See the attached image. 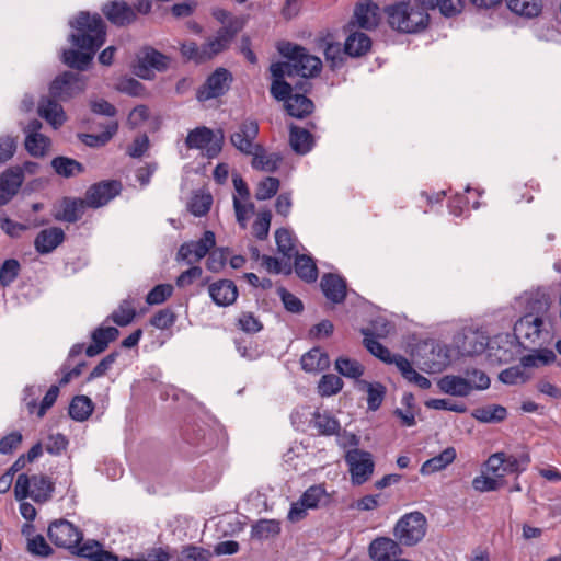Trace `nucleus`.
Here are the masks:
<instances>
[{"label": "nucleus", "mask_w": 561, "mask_h": 561, "mask_svg": "<svg viewBox=\"0 0 561 561\" xmlns=\"http://www.w3.org/2000/svg\"><path fill=\"white\" fill-rule=\"evenodd\" d=\"M70 25L75 31L69 39L79 50L65 49L62 61L70 68L85 70L95 51L105 42V24L99 14L81 12L73 22H70Z\"/></svg>", "instance_id": "nucleus-1"}, {"label": "nucleus", "mask_w": 561, "mask_h": 561, "mask_svg": "<svg viewBox=\"0 0 561 561\" xmlns=\"http://www.w3.org/2000/svg\"><path fill=\"white\" fill-rule=\"evenodd\" d=\"M278 51L287 61L272 64L270 67L272 76L311 78L321 71V59L310 55L306 48L299 45L289 42L282 43L278 46Z\"/></svg>", "instance_id": "nucleus-2"}, {"label": "nucleus", "mask_w": 561, "mask_h": 561, "mask_svg": "<svg viewBox=\"0 0 561 561\" xmlns=\"http://www.w3.org/2000/svg\"><path fill=\"white\" fill-rule=\"evenodd\" d=\"M389 25L402 33H417L426 28L430 20L427 12L410 2H399L386 8Z\"/></svg>", "instance_id": "nucleus-3"}, {"label": "nucleus", "mask_w": 561, "mask_h": 561, "mask_svg": "<svg viewBox=\"0 0 561 561\" xmlns=\"http://www.w3.org/2000/svg\"><path fill=\"white\" fill-rule=\"evenodd\" d=\"M514 334L524 347L549 343L551 335V318H540L526 313L514 325Z\"/></svg>", "instance_id": "nucleus-4"}, {"label": "nucleus", "mask_w": 561, "mask_h": 561, "mask_svg": "<svg viewBox=\"0 0 561 561\" xmlns=\"http://www.w3.org/2000/svg\"><path fill=\"white\" fill-rule=\"evenodd\" d=\"M556 355L551 350L541 348L524 356L519 365L502 370L499 379L505 385L524 383L529 379L525 369L528 367H540L554 362Z\"/></svg>", "instance_id": "nucleus-5"}, {"label": "nucleus", "mask_w": 561, "mask_h": 561, "mask_svg": "<svg viewBox=\"0 0 561 561\" xmlns=\"http://www.w3.org/2000/svg\"><path fill=\"white\" fill-rule=\"evenodd\" d=\"M53 491V482L43 474L28 477L21 473L14 485V496L18 501L31 497L37 503H43L50 499Z\"/></svg>", "instance_id": "nucleus-6"}, {"label": "nucleus", "mask_w": 561, "mask_h": 561, "mask_svg": "<svg viewBox=\"0 0 561 561\" xmlns=\"http://www.w3.org/2000/svg\"><path fill=\"white\" fill-rule=\"evenodd\" d=\"M427 528L425 516L420 512L403 515L393 528V536L403 546H414L420 542Z\"/></svg>", "instance_id": "nucleus-7"}, {"label": "nucleus", "mask_w": 561, "mask_h": 561, "mask_svg": "<svg viewBox=\"0 0 561 561\" xmlns=\"http://www.w3.org/2000/svg\"><path fill=\"white\" fill-rule=\"evenodd\" d=\"M345 462L348 466L351 481L355 485H362L367 482L375 469V461L369 451L353 448L346 451Z\"/></svg>", "instance_id": "nucleus-8"}, {"label": "nucleus", "mask_w": 561, "mask_h": 561, "mask_svg": "<svg viewBox=\"0 0 561 561\" xmlns=\"http://www.w3.org/2000/svg\"><path fill=\"white\" fill-rule=\"evenodd\" d=\"M85 79L79 73L66 71L50 84V95L59 101H68L85 90Z\"/></svg>", "instance_id": "nucleus-9"}, {"label": "nucleus", "mask_w": 561, "mask_h": 561, "mask_svg": "<svg viewBox=\"0 0 561 561\" xmlns=\"http://www.w3.org/2000/svg\"><path fill=\"white\" fill-rule=\"evenodd\" d=\"M216 245V238L213 231H205L197 241H188L181 244L176 253V261H183L193 265L204 259Z\"/></svg>", "instance_id": "nucleus-10"}, {"label": "nucleus", "mask_w": 561, "mask_h": 561, "mask_svg": "<svg viewBox=\"0 0 561 561\" xmlns=\"http://www.w3.org/2000/svg\"><path fill=\"white\" fill-rule=\"evenodd\" d=\"M259 123L255 119H244L230 135L231 145L244 154L255 152L261 146L255 140L259 135Z\"/></svg>", "instance_id": "nucleus-11"}, {"label": "nucleus", "mask_w": 561, "mask_h": 561, "mask_svg": "<svg viewBox=\"0 0 561 561\" xmlns=\"http://www.w3.org/2000/svg\"><path fill=\"white\" fill-rule=\"evenodd\" d=\"M48 537L58 547L75 549L82 540V533L68 520L59 519L49 525Z\"/></svg>", "instance_id": "nucleus-12"}, {"label": "nucleus", "mask_w": 561, "mask_h": 561, "mask_svg": "<svg viewBox=\"0 0 561 561\" xmlns=\"http://www.w3.org/2000/svg\"><path fill=\"white\" fill-rule=\"evenodd\" d=\"M241 28L242 23L240 20L230 21L227 25L220 27L214 37L203 44L206 60L208 61L221 51L226 50Z\"/></svg>", "instance_id": "nucleus-13"}, {"label": "nucleus", "mask_w": 561, "mask_h": 561, "mask_svg": "<svg viewBox=\"0 0 561 561\" xmlns=\"http://www.w3.org/2000/svg\"><path fill=\"white\" fill-rule=\"evenodd\" d=\"M221 141L222 134L215 139L213 130L203 126L191 130L185 142L188 148L205 150L207 157L214 158L221 151Z\"/></svg>", "instance_id": "nucleus-14"}, {"label": "nucleus", "mask_w": 561, "mask_h": 561, "mask_svg": "<svg viewBox=\"0 0 561 561\" xmlns=\"http://www.w3.org/2000/svg\"><path fill=\"white\" fill-rule=\"evenodd\" d=\"M232 81L231 73L225 68H217L197 91L199 101H207L224 95Z\"/></svg>", "instance_id": "nucleus-15"}, {"label": "nucleus", "mask_w": 561, "mask_h": 561, "mask_svg": "<svg viewBox=\"0 0 561 561\" xmlns=\"http://www.w3.org/2000/svg\"><path fill=\"white\" fill-rule=\"evenodd\" d=\"M169 58L153 48H145L135 66V73L141 79L149 80L153 71H163L168 68Z\"/></svg>", "instance_id": "nucleus-16"}, {"label": "nucleus", "mask_w": 561, "mask_h": 561, "mask_svg": "<svg viewBox=\"0 0 561 561\" xmlns=\"http://www.w3.org/2000/svg\"><path fill=\"white\" fill-rule=\"evenodd\" d=\"M121 191L118 181H103L92 185L85 193V202L89 207L99 208L106 205Z\"/></svg>", "instance_id": "nucleus-17"}, {"label": "nucleus", "mask_w": 561, "mask_h": 561, "mask_svg": "<svg viewBox=\"0 0 561 561\" xmlns=\"http://www.w3.org/2000/svg\"><path fill=\"white\" fill-rule=\"evenodd\" d=\"M519 300L526 304V313L540 318H551L549 313L551 299L545 289L538 288L525 293Z\"/></svg>", "instance_id": "nucleus-18"}, {"label": "nucleus", "mask_w": 561, "mask_h": 561, "mask_svg": "<svg viewBox=\"0 0 561 561\" xmlns=\"http://www.w3.org/2000/svg\"><path fill=\"white\" fill-rule=\"evenodd\" d=\"M370 558L374 561H391L402 553L399 541L388 538L378 537L374 539L368 548Z\"/></svg>", "instance_id": "nucleus-19"}, {"label": "nucleus", "mask_w": 561, "mask_h": 561, "mask_svg": "<svg viewBox=\"0 0 561 561\" xmlns=\"http://www.w3.org/2000/svg\"><path fill=\"white\" fill-rule=\"evenodd\" d=\"M23 175L18 168H9L0 175V206L5 205L19 191Z\"/></svg>", "instance_id": "nucleus-20"}, {"label": "nucleus", "mask_w": 561, "mask_h": 561, "mask_svg": "<svg viewBox=\"0 0 561 561\" xmlns=\"http://www.w3.org/2000/svg\"><path fill=\"white\" fill-rule=\"evenodd\" d=\"M107 20L118 26L131 23L136 19L134 9L124 1H112L102 9Z\"/></svg>", "instance_id": "nucleus-21"}, {"label": "nucleus", "mask_w": 561, "mask_h": 561, "mask_svg": "<svg viewBox=\"0 0 561 561\" xmlns=\"http://www.w3.org/2000/svg\"><path fill=\"white\" fill-rule=\"evenodd\" d=\"M321 289L327 299L333 304H341L346 297L345 280L332 273L324 274L320 283Z\"/></svg>", "instance_id": "nucleus-22"}, {"label": "nucleus", "mask_w": 561, "mask_h": 561, "mask_svg": "<svg viewBox=\"0 0 561 561\" xmlns=\"http://www.w3.org/2000/svg\"><path fill=\"white\" fill-rule=\"evenodd\" d=\"M489 344V337L480 331H466L462 334L461 342L457 341V346L462 355L473 356L484 352Z\"/></svg>", "instance_id": "nucleus-23"}, {"label": "nucleus", "mask_w": 561, "mask_h": 561, "mask_svg": "<svg viewBox=\"0 0 561 561\" xmlns=\"http://www.w3.org/2000/svg\"><path fill=\"white\" fill-rule=\"evenodd\" d=\"M378 10V5L369 0L358 3L354 10L352 24H356L364 30H374L379 21Z\"/></svg>", "instance_id": "nucleus-24"}, {"label": "nucleus", "mask_w": 561, "mask_h": 561, "mask_svg": "<svg viewBox=\"0 0 561 561\" xmlns=\"http://www.w3.org/2000/svg\"><path fill=\"white\" fill-rule=\"evenodd\" d=\"M65 239L61 228L51 227L42 230L35 238L34 245L38 253L48 254L53 252Z\"/></svg>", "instance_id": "nucleus-25"}, {"label": "nucleus", "mask_w": 561, "mask_h": 561, "mask_svg": "<svg viewBox=\"0 0 561 561\" xmlns=\"http://www.w3.org/2000/svg\"><path fill=\"white\" fill-rule=\"evenodd\" d=\"M38 114L54 129L59 128L66 122V114L62 106L56 99L43 98L38 104Z\"/></svg>", "instance_id": "nucleus-26"}, {"label": "nucleus", "mask_w": 561, "mask_h": 561, "mask_svg": "<svg viewBox=\"0 0 561 561\" xmlns=\"http://www.w3.org/2000/svg\"><path fill=\"white\" fill-rule=\"evenodd\" d=\"M209 295L218 306L232 305L238 297V289L233 282L224 279L213 283L208 288Z\"/></svg>", "instance_id": "nucleus-27"}, {"label": "nucleus", "mask_w": 561, "mask_h": 561, "mask_svg": "<svg viewBox=\"0 0 561 561\" xmlns=\"http://www.w3.org/2000/svg\"><path fill=\"white\" fill-rule=\"evenodd\" d=\"M119 334V331L114 327L98 328L92 333V344L85 348V354L93 357L102 353L110 342L114 341Z\"/></svg>", "instance_id": "nucleus-28"}, {"label": "nucleus", "mask_w": 561, "mask_h": 561, "mask_svg": "<svg viewBox=\"0 0 561 561\" xmlns=\"http://www.w3.org/2000/svg\"><path fill=\"white\" fill-rule=\"evenodd\" d=\"M456 457V449L454 447H447L439 455L432 457L423 462L420 469V473L422 476H430L443 471L455 461Z\"/></svg>", "instance_id": "nucleus-29"}, {"label": "nucleus", "mask_w": 561, "mask_h": 561, "mask_svg": "<svg viewBox=\"0 0 561 561\" xmlns=\"http://www.w3.org/2000/svg\"><path fill=\"white\" fill-rule=\"evenodd\" d=\"M300 364L306 373L318 374L329 368L330 358L320 347H313L301 356Z\"/></svg>", "instance_id": "nucleus-30"}, {"label": "nucleus", "mask_w": 561, "mask_h": 561, "mask_svg": "<svg viewBox=\"0 0 561 561\" xmlns=\"http://www.w3.org/2000/svg\"><path fill=\"white\" fill-rule=\"evenodd\" d=\"M437 386L442 392L449 396L467 397L470 394L469 382L463 376L446 375L438 380Z\"/></svg>", "instance_id": "nucleus-31"}, {"label": "nucleus", "mask_w": 561, "mask_h": 561, "mask_svg": "<svg viewBox=\"0 0 561 561\" xmlns=\"http://www.w3.org/2000/svg\"><path fill=\"white\" fill-rule=\"evenodd\" d=\"M371 47L370 38L362 32L351 33L344 44V53L351 57L365 55Z\"/></svg>", "instance_id": "nucleus-32"}, {"label": "nucleus", "mask_w": 561, "mask_h": 561, "mask_svg": "<svg viewBox=\"0 0 561 561\" xmlns=\"http://www.w3.org/2000/svg\"><path fill=\"white\" fill-rule=\"evenodd\" d=\"M249 156H252V167L265 172L276 171L282 161V157L278 153H267L262 146Z\"/></svg>", "instance_id": "nucleus-33"}, {"label": "nucleus", "mask_w": 561, "mask_h": 561, "mask_svg": "<svg viewBox=\"0 0 561 561\" xmlns=\"http://www.w3.org/2000/svg\"><path fill=\"white\" fill-rule=\"evenodd\" d=\"M25 150L34 158H44L50 150L51 140L44 134L26 135L24 139Z\"/></svg>", "instance_id": "nucleus-34"}, {"label": "nucleus", "mask_w": 561, "mask_h": 561, "mask_svg": "<svg viewBox=\"0 0 561 561\" xmlns=\"http://www.w3.org/2000/svg\"><path fill=\"white\" fill-rule=\"evenodd\" d=\"M289 144L296 153L306 154L312 149L313 139L308 130L290 126Z\"/></svg>", "instance_id": "nucleus-35"}, {"label": "nucleus", "mask_w": 561, "mask_h": 561, "mask_svg": "<svg viewBox=\"0 0 561 561\" xmlns=\"http://www.w3.org/2000/svg\"><path fill=\"white\" fill-rule=\"evenodd\" d=\"M357 389L359 391L367 392V404L369 410L376 411L377 409H379L386 393V388L381 383L358 380Z\"/></svg>", "instance_id": "nucleus-36"}, {"label": "nucleus", "mask_w": 561, "mask_h": 561, "mask_svg": "<svg viewBox=\"0 0 561 561\" xmlns=\"http://www.w3.org/2000/svg\"><path fill=\"white\" fill-rule=\"evenodd\" d=\"M285 108L290 116L302 118L312 113L313 103L302 94H294L286 100Z\"/></svg>", "instance_id": "nucleus-37"}, {"label": "nucleus", "mask_w": 561, "mask_h": 561, "mask_svg": "<svg viewBox=\"0 0 561 561\" xmlns=\"http://www.w3.org/2000/svg\"><path fill=\"white\" fill-rule=\"evenodd\" d=\"M54 171L64 178H71L84 171V167L75 159L68 157H56L51 160Z\"/></svg>", "instance_id": "nucleus-38"}, {"label": "nucleus", "mask_w": 561, "mask_h": 561, "mask_svg": "<svg viewBox=\"0 0 561 561\" xmlns=\"http://www.w3.org/2000/svg\"><path fill=\"white\" fill-rule=\"evenodd\" d=\"M93 402L87 396H76L69 405V415L72 420L85 421L93 412Z\"/></svg>", "instance_id": "nucleus-39"}, {"label": "nucleus", "mask_w": 561, "mask_h": 561, "mask_svg": "<svg viewBox=\"0 0 561 561\" xmlns=\"http://www.w3.org/2000/svg\"><path fill=\"white\" fill-rule=\"evenodd\" d=\"M295 257V271L297 275L305 282L312 283L318 277V268L312 260L308 255L297 254Z\"/></svg>", "instance_id": "nucleus-40"}, {"label": "nucleus", "mask_w": 561, "mask_h": 561, "mask_svg": "<svg viewBox=\"0 0 561 561\" xmlns=\"http://www.w3.org/2000/svg\"><path fill=\"white\" fill-rule=\"evenodd\" d=\"M450 363L449 350L446 345L436 344L432 348V358L424 362L431 371H440Z\"/></svg>", "instance_id": "nucleus-41"}, {"label": "nucleus", "mask_w": 561, "mask_h": 561, "mask_svg": "<svg viewBox=\"0 0 561 561\" xmlns=\"http://www.w3.org/2000/svg\"><path fill=\"white\" fill-rule=\"evenodd\" d=\"M275 240L278 251L286 257L291 259L298 254L296 240L288 229L280 228L275 233Z\"/></svg>", "instance_id": "nucleus-42"}, {"label": "nucleus", "mask_w": 561, "mask_h": 561, "mask_svg": "<svg viewBox=\"0 0 561 561\" xmlns=\"http://www.w3.org/2000/svg\"><path fill=\"white\" fill-rule=\"evenodd\" d=\"M508 9L526 18L537 16L541 11V0H507Z\"/></svg>", "instance_id": "nucleus-43"}, {"label": "nucleus", "mask_w": 561, "mask_h": 561, "mask_svg": "<svg viewBox=\"0 0 561 561\" xmlns=\"http://www.w3.org/2000/svg\"><path fill=\"white\" fill-rule=\"evenodd\" d=\"M280 531V524L275 519H261L252 526L251 536L260 540L275 537Z\"/></svg>", "instance_id": "nucleus-44"}, {"label": "nucleus", "mask_w": 561, "mask_h": 561, "mask_svg": "<svg viewBox=\"0 0 561 561\" xmlns=\"http://www.w3.org/2000/svg\"><path fill=\"white\" fill-rule=\"evenodd\" d=\"M335 369L344 377L355 379L356 382L360 380V376L364 374V366L355 360L347 357H340L335 360Z\"/></svg>", "instance_id": "nucleus-45"}, {"label": "nucleus", "mask_w": 561, "mask_h": 561, "mask_svg": "<svg viewBox=\"0 0 561 561\" xmlns=\"http://www.w3.org/2000/svg\"><path fill=\"white\" fill-rule=\"evenodd\" d=\"M312 424L323 435L335 434L340 428L339 421L328 412H316Z\"/></svg>", "instance_id": "nucleus-46"}, {"label": "nucleus", "mask_w": 561, "mask_h": 561, "mask_svg": "<svg viewBox=\"0 0 561 561\" xmlns=\"http://www.w3.org/2000/svg\"><path fill=\"white\" fill-rule=\"evenodd\" d=\"M180 51L185 60L194 61L195 64H203L207 61L204 46H199L194 41H184L181 43Z\"/></svg>", "instance_id": "nucleus-47"}, {"label": "nucleus", "mask_w": 561, "mask_h": 561, "mask_svg": "<svg viewBox=\"0 0 561 561\" xmlns=\"http://www.w3.org/2000/svg\"><path fill=\"white\" fill-rule=\"evenodd\" d=\"M85 206V199L65 201L60 218L67 222H76L83 216Z\"/></svg>", "instance_id": "nucleus-48"}, {"label": "nucleus", "mask_w": 561, "mask_h": 561, "mask_svg": "<svg viewBox=\"0 0 561 561\" xmlns=\"http://www.w3.org/2000/svg\"><path fill=\"white\" fill-rule=\"evenodd\" d=\"M507 411L502 405H490L482 409H477L473 416L481 422L491 423L500 422L506 417Z\"/></svg>", "instance_id": "nucleus-49"}, {"label": "nucleus", "mask_w": 561, "mask_h": 561, "mask_svg": "<svg viewBox=\"0 0 561 561\" xmlns=\"http://www.w3.org/2000/svg\"><path fill=\"white\" fill-rule=\"evenodd\" d=\"M136 316L133 302L129 299L123 300L118 308L111 314V319L121 327L129 324Z\"/></svg>", "instance_id": "nucleus-50"}, {"label": "nucleus", "mask_w": 561, "mask_h": 561, "mask_svg": "<svg viewBox=\"0 0 561 561\" xmlns=\"http://www.w3.org/2000/svg\"><path fill=\"white\" fill-rule=\"evenodd\" d=\"M463 378L469 382L470 393L473 390H485L490 387V378L483 370L477 368L466 369Z\"/></svg>", "instance_id": "nucleus-51"}, {"label": "nucleus", "mask_w": 561, "mask_h": 561, "mask_svg": "<svg viewBox=\"0 0 561 561\" xmlns=\"http://www.w3.org/2000/svg\"><path fill=\"white\" fill-rule=\"evenodd\" d=\"M343 387L342 379L333 374L323 375L318 383V391L322 397L337 393Z\"/></svg>", "instance_id": "nucleus-52"}, {"label": "nucleus", "mask_w": 561, "mask_h": 561, "mask_svg": "<svg viewBox=\"0 0 561 561\" xmlns=\"http://www.w3.org/2000/svg\"><path fill=\"white\" fill-rule=\"evenodd\" d=\"M18 136L0 135V164L10 161L18 149Z\"/></svg>", "instance_id": "nucleus-53"}, {"label": "nucleus", "mask_w": 561, "mask_h": 561, "mask_svg": "<svg viewBox=\"0 0 561 561\" xmlns=\"http://www.w3.org/2000/svg\"><path fill=\"white\" fill-rule=\"evenodd\" d=\"M211 203L213 197L210 194H195L188 204V209L194 216L201 217L208 213Z\"/></svg>", "instance_id": "nucleus-54"}, {"label": "nucleus", "mask_w": 561, "mask_h": 561, "mask_svg": "<svg viewBox=\"0 0 561 561\" xmlns=\"http://www.w3.org/2000/svg\"><path fill=\"white\" fill-rule=\"evenodd\" d=\"M117 131V123H111L106 130L99 135L85 134L81 140L89 147H99L105 145Z\"/></svg>", "instance_id": "nucleus-55"}, {"label": "nucleus", "mask_w": 561, "mask_h": 561, "mask_svg": "<svg viewBox=\"0 0 561 561\" xmlns=\"http://www.w3.org/2000/svg\"><path fill=\"white\" fill-rule=\"evenodd\" d=\"M211 553L202 548L188 545L182 548L179 554V561H209Z\"/></svg>", "instance_id": "nucleus-56"}, {"label": "nucleus", "mask_w": 561, "mask_h": 561, "mask_svg": "<svg viewBox=\"0 0 561 561\" xmlns=\"http://www.w3.org/2000/svg\"><path fill=\"white\" fill-rule=\"evenodd\" d=\"M279 188V180L268 176L257 185L255 197L259 201H265L273 197Z\"/></svg>", "instance_id": "nucleus-57"}, {"label": "nucleus", "mask_w": 561, "mask_h": 561, "mask_svg": "<svg viewBox=\"0 0 561 561\" xmlns=\"http://www.w3.org/2000/svg\"><path fill=\"white\" fill-rule=\"evenodd\" d=\"M325 496V489L322 485L317 484L308 488L300 496V499L304 501L307 507L316 508Z\"/></svg>", "instance_id": "nucleus-58"}, {"label": "nucleus", "mask_w": 561, "mask_h": 561, "mask_svg": "<svg viewBox=\"0 0 561 561\" xmlns=\"http://www.w3.org/2000/svg\"><path fill=\"white\" fill-rule=\"evenodd\" d=\"M173 293V286L170 284H159L154 286L147 295L148 305H160L164 302Z\"/></svg>", "instance_id": "nucleus-59"}, {"label": "nucleus", "mask_w": 561, "mask_h": 561, "mask_svg": "<svg viewBox=\"0 0 561 561\" xmlns=\"http://www.w3.org/2000/svg\"><path fill=\"white\" fill-rule=\"evenodd\" d=\"M364 344L366 348L376 357L381 359L385 363H390L392 359V354L390 351L385 347L381 343H379L374 337L369 336L367 333H365Z\"/></svg>", "instance_id": "nucleus-60"}, {"label": "nucleus", "mask_w": 561, "mask_h": 561, "mask_svg": "<svg viewBox=\"0 0 561 561\" xmlns=\"http://www.w3.org/2000/svg\"><path fill=\"white\" fill-rule=\"evenodd\" d=\"M233 207L237 221L242 228H245L249 216L254 211L253 203L243 199L240 201L238 196H233Z\"/></svg>", "instance_id": "nucleus-61"}, {"label": "nucleus", "mask_w": 561, "mask_h": 561, "mask_svg": "<svg viewBox=\"0 0 561 561\" xmlns=\"http://www.w3.org/2000/svg\"><path fill=\"white\" fill-rule=\"evenodd\" d=\"M274 80L271 85V94L278 101L288 100L289 96H294L291 94L293 88L289 83L284 81V77L273 76Z\"/></svg>", "instance_id": "nucleus-62"}, {"label": "nucleus", "mask_w": 561, "mask_h": 561, "mask_svg": "<svg viewBox=\"0 0 561 561\" xmlns=\"http://www.w3.org/2000/svg\"><path fill=\"white\" fill-rule=\"evenodd\" d=\"M176 320L175 313L171 309L159 310L151 319L150 324L160 330L171 328Z\"/></svg>", "instance_id": "nucleus-63"}, {"label": "nucleus", "mask_w": 561, "mask_h": 561, "mask_svg": "<svg viewBox=\"0 0 561 561\" xmlns=\"http://www.w3.org/2000/svg\"><path fill=\"white\" fill-rule=\"evenodd\" d=\"M20 271V264L16 260L10 259L4 261L0 267V283L4 286L12 283Z\"/></svg>", "instance_id": "nucleus-64"}]
</instances>
